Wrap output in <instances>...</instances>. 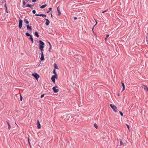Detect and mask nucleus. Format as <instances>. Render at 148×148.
Segmentation results:
<instances>
[{"label":"nucleus","mask_w":148,"mask_h":148,"mask_svg":"<svg viewBox=\"0 0 148 148\" xmlns=\"http://www.w3.org/2000/svg\"><path fill=\"white\" fill-rule=\"evenodd\" d=\"M39 42L40 43L39 49L41 53H43V51H44L43 48H44V43L41 40H40Z\"/></svg>","instance_id":"1"},{"label":"nucleus","mask_w":148,"mask_h":148,"mask_svg":"<svg viewBox=\"0 0 148 148\" xmlns=\"http://www.w3.org/2000/svg\"><path fill=\"white\" fill-rule=\"evenodd\" d=\"M110 107L112 108V109L113 110L114 112H117V108L116 106L112 104H110Z\"/></svg>","instance_id":"2"},{"label":"nucleus","mask_w":148,"mask_h":148,"mask_svg":"<svg viewBox=\"0 0 148 148\" xmlns=\"http://www.w3.org/2000/svg\"><path fill=\"white\" fill-rule=\"evenodd\" d=\"M58 87V86H55L53 87V92L55 93H57L58 91V89H56V88H57Z\"/></svg>","instance_id":"3"},{"label":"nucleus","mask_w":148,"mask_h":148,"mask_svg":"<svg viewBox=\"0 0 148 148\" xmlns=\"http://www.w3.org/2000/svg\"><path fill=\"white\" fill-rule=\"evenodd\" d=\"M32 75L37 79L39 77V75L36 73H32Z\"/></svg>","instance_id":"4"},{"label":"nucleus","mask_w":148,"mask_h":148,"mask_svg":"<svg viewBox=\"0 0 148 148\" xmlns=\"http://www.w3.org/2000/svg\"><path fill=\"white\" fill-rule=\"evenodd\" d=\"M56 76L53 75L51 77V80H52V81L54 83H55V78H58V76H57V77H56Z\"/></svg>","instance_id":"5"},{"label":"nucleus","mask_w":148,"mask_h":148,"mask_svg":"<svg viewBox=\"0 0 148 148\" xmlns=\"http://www.w3.org/2000/svg\"><path fill=\"white\" fill-rule=\"evenodd\" d=\"M23 21L22 20L20 19L19 23V27L20 28H21L22 26Z\"/></svg>","instance_id":"6"},{"label":"nucleus","mask_w":148,"mask_h":148,"mask_svg":"<svg viewBox=\"0 0 148 148\" xmlns=\"http://www.w3.org/2000/svg\"><path fill=\"white\" fill-rule=\"evenodd\" d=\"M37 127L38 128V129H40V123L39 121L38 120L37 121Z\"/></svg>","instance_id":"7"},{"label":"nucleus","mask_w":148,"mask_h":148,"mask_svg":"<svg viewBox=\"0 0 148 148\" xmlns=\"http://www.w3.org/2000/svg\"><path fill=\"white\" fill-rule=\"evenodd\" d=\"M45 20L46 21V22L45 24L47 26H48L49 25V24L50 23V21H49L47 18H45Z\"/></svg>","instance_id":"8"},{"label":"nucleus","mask_w":148,"mask_h":148,"mask_svg":"<svg viewBox=\"0 0 148 148\" xmlns=\"http://www.w3.org/2000/svg\"><path fill=\"white\" fill-rule=\"evenodd\" d=\"M35 16H42V17H46V15L45 14H36L35 15Z\"/></svg>","instance_id":"9"},{"label":"nucleus","mask_w":148,"mask_h":148,"mask_svg":"<svg viewBox=\"0 0 148 148\" xmlns=\"http://www.w3.org/2000/svg\"><path fill=\"white\" fill-rule=\"evenodd\" d=\"M27 29L28 30H30V31L32 30V29L31 27L29 26V25H27Z\"/></svg>","instance_id":"10"},{"label":"nucleus","mask_w":148,"mask_h":148,"mask_svg":"<svg viewBox=\"0 0 148 148\" xmlns=\"http://www.w3.org/2000/svg\"><path fill=\"white\" fill-rule=\"evenodd\" d=\"M41 57L40 58V60H44V56L43 53H41Z\"/></svg>","instance_id":"11"},{"label":"nucleus","mask_w":148,"mask_h":148,"mask_svg":"<svg viewBox=\"0 0 148 148\" xmlns=\"http://www.w3.org/2000/svg\"><path fill=\"white\" fill-rule=\"evenodd\" d=\"M57 10L58 11V15H60L61 14V12L60 11V10H59V7H57Z\"/></svg>","instance_id":"12"},{"label":"nucleus","mask_w":148,"mask_h":148,"mask_svg":"<svg viewBox=\"0 0 148 148\" xmlns=\"http://www.w3.org/2000/svg\"><path fill=\"white\" fill-rule=\"evenodd\" d=\"M121 84H122V86H123V90H122V91H123L125 90V86L124 83H123V82H121Z\"/></svg>","instance_id":"13"},{"label":"nucleus","mask_w":148,"mask_h":148,"mask_svg":"<svg viewBox=\"0 0 148 148\" xmlns=\"http://www.w3.org/2000/svg\"><path fill=\"white\" fill-rule=\"evenodd\" d=\"M29 39L31 40L32 43H33L34 40H33V38L32 35L30 36L29 38Z\"/></svg>","instance_id":"14"},{"label":"nucleus","mask_w":148,"mask_h":148,"mask_svg":"<svg viewBox=\"0 0 148 148\" xmlns=\"http://www.w3.org/2000/svg\"><path fill=\"white\" fill-rule=\"evenodd\" d=\"M53 73L55 75H53L54 76H56V77H57V76H58L56 72V70L55 69H54L53 70Z\"/></svg>","instance_id":"15"},{"label":"nucleus","mask_w":148,"mask_h":148,"mask_svg":"<svg viewBox=\"0 0 148 148\" xmlns=\"http://www.w3.org/2000/svg\"><path fill=\"white\" fill-rule=\"evenodd\" d=\"M54 67L55 69H58L57 65L56 63H55L54 64Z\"/></svg>","instance_id":"16"},{"label":"nucleus","mask_w":148,"mask_h":148,"mask_svg":"<svg viewBox=\"0 0 148 148\" xmlns=\"http://www.w3.org/2000/svg\"><path fill=\"white\" fill-rule=\"evenodd\" d=\"M47 6V5L46 4H45L44 5H42L40 7V8L42 9H43L45 8Z\"/></svg>","instance_id":"17"},{"label":"nucleus","mask_w":148,"mask_h":148,"mask_svg":"<svg viewBox=\"0 0 148 148\" xmlns=\"http://www.w3.org/2000/svg\"><path fill=\"white\" fill-rule=\"evenodd\" d=\"M24 21L25 23H26V24H28L29 23L27 20L25 19H24Z\"/></svg>","instance_id":"18"},{"label":"nucleus","mask_w":148,"mask_h":148,"mask_svg":"<svg viewBox=\"0 0 148 148\" xmlns=\"http://www.w3.org/2000/svg\"><path fill=\"white\" fill-rule=\"evenodd\" d=\"M7 122L8 125V129L10 130V129L11 128V126H10V123H9L8 121H7Z\"/></svg>","instance_id":"19"},{"label":"nucleus","mask_w":148,"mask_h":148,"mask_svg":"<svg viewBox=\"0 0 148 148\" xmlns=\"http://www.w3.org/2000/svg\"><path fill=\"white\" fill-rule=\"evenodd\" d=\"M35 34L36 36L38 37H39L38 34L37 32H36L35 33Z\"/></svg>","instance_id":"20"},{"label":"nucleus","mask_w":148,"mask_h":148,"mask_svg":"<svg viewBox=\"0 0 148 148\" xmlns=\"http://www.w3.org/2000/svg\"><path fill=\"white\" fill-rule=\"evenodd\" d=\"M120 146H121L122 145H123V143L122 141V140H121V139H120Z\"/></svg>","instance_id":"21"},{"label":"nucleus","mask_w":148,"mask_h":148,"mask_svg":"<svg viewBox=\"0 0 148 148\" xmlns=\"http://www.w3.org/2000/svg\"><path fill=\"white\" fill-rule=\"evenodd\" d=\"M25 34H26V35L27 36H31L28 33H27V32Z\"/></svg>","instance_id":"22"},{"label":"nucleus","mask_w":148,"mask_h":148,"mask_svg":"<svg viewBox=\"0 0 148 148\" xmlns=\"http://www.w3.org/2000/svg\"><path fill=\"white\" fill-rule=\"evenodd\" d=\"M94 126L96 129H97V128H98L97 125L96 123L94 124Z\"/></svg>","instance_id":"23"},{"label":"nucleus","mask_w":148,"mask_h":148,"mask_svg":"<svg viewBox=\"0 0 148 148\" xmlns=\"http://www.w3.org/2000/svg\"><path fill=\"white\" fill-rule=\"evenodd\" d=\"M109 36V35L108 34H107L106 35V37L105 38V40L106 41L107 40V39H108V38Z\"/></svg>","instance_id":"24"},{"label":"nucleus","mask_w":148,"mask_h":148,"mask_svg":"<svg viewBox=\"0 0 148 148\" xmlns=\"http://www.w3.org/2000/svg\"><path fill=\"white\" fill-rule=\"evenodd\" d=\"M20 100L21 101H22L23 97L21 96V94L20 95Z\"/></svg>","instance_id":"25"},{"label":"nucleus","mask_w":148,"mask_h":148,"mask_svg":"<svg viewBox=\"0 0 148 148\" xmlns=\"http://www.w3.org/2000/svg\"><path fill=\"white\" fill-rule=\"evenodd\" d=\"M119 113L121 115V116H123V113L121 111H119Z\"/></svg>","instance_id":"26"},{"label":"nucleus","mask_w":148,"mask_h":148,"mask_svg":"<svg viewBox=\"0 0 148 148\" xmlns=\"http://www.w3.org/2000/svg\"><path fill=\"white\" fill-rule=\"evenodd\" d=\"M27 7H30V8H31V6L29 4H28L27 6H26Z\"/></svg>","instance_id":"27"},{"label":"nucleus","mask_w":148,"mask_h":148,"mask_svg":"<svg viewBox=\"0 0 148 148\" xmlns=\"http://www.w3.org/2000/svg\"><path fill=\"white\" fill-rule=\"evenodd\" d=\"M49 44L50 45V49H51V44H50V42H49Z\"/></svg>","instance_id":"28"},{"label":"nucleus","mask_w":148,"mask_h":148,"mask_svg":"<svg viewBox=\"0 0 148 148\" xmlns=\"http://www.w3.org/2000/svg\"><path fill=\"white\" fill-rule=\"evenodd\" d=\"M32 12L34 14H35L36 13V11L35 10H33L32 11Z\"/></svg>","instance_id":"29"},{"label":"nucleus","mask_w":148,"mask_h":148,"mask_svg":"<svg viewBox=\"0 0 148 148\" xmlns=\"http://www.w3.org/2000/svg\"><path fill=\"white\" fill-rule=\"evenodd\" d=\"M126 126L127 127V128L129 130H130V127H129V125L127 124L126 125Z\"/></svg>","instance_id":"30"},{"label":"nucleus","mask_w":148,"mask_h":148,"mask_svg":"<svg viewBox=\"0 0 148 148\" xmlns=\"http://www.w3.org/2000/svg\"><path fill=\"white\" fill-rule=\"evenodd\" d=\"M44 95H45L44 94L42 95L41 96V98H42L43 97H44Z\"/></svg>","instance_id":"31"},{"label":"nucleus","mask_w":148,"mask_h":148,"mask_svg":"<svg viewBox=\"0 0 148 148\" xmlns=\"http://www.w3.org/2000/svg\"><path fill=\"white\" fill-rule=\"evenodd\" d=\"M28 143H29V145L30 146V143L29 141V138H28Z\"/></svg>","instance_id":"32"},{"label":"nucleus","mask_w":148,"mask_h":148,"mask_svg":"<svg viewBox=\"0 0 148 148\" xmlns=\"http://www.w3.org/2000/svg\"><path fill=\"white\" fill-rule=\"evenodd\" d=\"M5 8L6 10H7V7L6 6V3H5Z\"/></svg>","instance_id":"33"},{"label":"nucleus","mask_w":148,"mask_h":148,"mask_svg":"<svg viewBox=\"0 0 148 148\" xmlns=\"http://www.w3.org/2000/svg\"><path fill=\"white\" fill-rule=\"evenodd\" d=\"M108 11V10L107 9V10H105V11H103V12H102V13H105V12H106L107 11Z\"/></svg>","instance_id":"34"},{"label":"nucleus","mask_w":148,"mask_h":148,"mask_svg":"<svg viewBox=\"0 0 148 148\" xmlns=\"http://www.w3.org/2000/svg\"><path fill=\"white\" fill-rule=\"evenodd\" d=\"M25 4H26L25 2V1H23V4L24 5H25Z\"/></svg>","instance_id":"35"},{"label":"nucleus","mask_w":148,"mask_h":148,"mask_svg":"<svg viewBox=\"0 0 148 148\" xmlns=\"http://www.w3.org/2000/svg\"><path fill=\"white\" fill-rule=\"evenodd\" d=\"M74 20H76L77 19V18L76 17H75L74 18Z\"/></svg>","instance_id":"36"},{"label":"nucleus","mask_w":148,"mask_h":148,"mask_svg":"<svg viewBox=\"0 0 148 148\" xmlns=\"http://www.w3.org/2000/svg\"><path fill=\"white\" fill-rule=\"evenodd\" d=\"M51 10H52V8H49V10H50V11H51Z\"/></svg>","instance_id":"37"},{"label":"nucleus","mask_w":148,"mask_h":148,"mask_svg":"<svg viewBox=\"0 0 148 148\" xmlns=\"http://www.w3.org/2000/svg\"><path fill=\"white\" fill-rule=\"evenodd\" d=\"M51 17L53 18V16L51 14Z\"/></svg>","instance_id":"38"},{"label":"nucleus","mask_w":148,"mask_h":148,"mask_svg":"<svg viewBox=\"0 0 148 148\" xmlns=\"http://www.w3.org/2000/svg\"><path fill=\"white\" fill-rule=\"evenodd\" d=\"M95 25L94 26H93V28H92V31H93V29H94V27Z\"/></svg>","instance_id":"39"},{"label":"nucleus","mask_w":148,"mask_h":148,"mask_svg":"<svg viewBox=\"0 0 148 148\" xmlns=\"http://www.w3.org/2000/svg\"><path fill=\"white\" fill-rule=\"evenodd\" d=\"M50 49H50V48L49 49V51L50 52Z\"/></svg>","instance_id":"40"},{"label":"nucleus","mask_w":148,"mask_h":148,"mask_svg":"<svg viewBox=\"0 0 148 148\" xmlns=\"http://www.w3.org/2000/svg\"><path fill=\"white\" fill-rule=\"evenodd\" d=\"M118 96H119V94H118Z\"/></svg>","instance_id":"41"},{"label":"nucleus","mask_w":148,"mask_h":148,"mask_svg":"<svg viewBox=\"0 0 148 148\" xmlns=\"http://www.w3.org/2000/svg\"><path fill=\"white\" fill-rule=\"evenodd\" d=\"M49 12V11L47 12V13H48Z\"/></svg>","instance_id":"42"}]
</instances>
